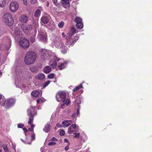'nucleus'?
Returning <instances> with one entry per match:
<instances>
[{
	"label": "nucleus",
	"instance_id": "f257e3e1",
	"mask_svg": "<svg viewBox=\"0 0 152 152\" xmlns=\"http://www.w3.org/2000/svg\"><path fill=\"white\" fill-rule=\"evenodd\" d=\"M36 58V54L34 52L29 51L26 55L24 58L25 62L26 64H31L35 61Z\"/></svg>",
	"mask_w": 152,
	"mask_h": 152
},
{
	"label": "nucleus",
	"instance_id": "f03ea898",
	"mask_svg": "<svg viewBox=\"0 0 152 152\" xmlns=\"http://www.w3.org/2000/svg\"><path fill=\"white\" fill-rule=\"evenodd\" d=\"M2 19L5 23L8 26H11L14 24L12 15L9 13L7 12L4 14Z\"/></svg>",
	"mask_w": 152,
	"mask_h": 152
},
{
	"label": "nucleus",
	"instance_id": "7ed1b4c3",
	"mask_svg": "<svg viewBox=\"0 0 152 152\" xmlns=\"http://www.w3.org/2000/svg\"><path fill=\"white\" fill-rule=\"evenodd\" d=\"M66 94L63 91H58L56 94V97L57 100L60 102L62 100L63 103H64L66 99Z\"/></svg>",
	"mask_w": 152,
	"mask_h": 152
},
{
	"label": "nucleus",
	"instance_id": "20e7f679",
	"mask_svg": "<svg viewBox=\"0 0 152 152\" xmlns=\"http://www.w3.org/2000/svg\"><path fill=\"white\" fill-rule=\"evenodd\" d=\"M41 58L44 60L50 57V51L45 49H42L40 51Z\"/></svg>",
	"mask_w": 152,
	"mask_h": 152
},
{
	"label": "nucleus",
	"instance_id": "39448f33",
	"mask_svg": "<svg viewBox=\"0 0 152 152\" xmlns=\"http://www.w3.org/2000/svg\"><path fill=\"white\" fill-rule=\"evenodd\" d=\"M21 46L24 48H26L29 46V43L28 40L25 38H20L19 41Z\"/></svg>",
	"mask_w": 152,
	"mask_h": 152
},
{
	"label": "nucleus",
	"instance_id": "423d86ee",
	"mask_svg": "<svg viewBox=\"0 0 152 152\" xmlns=\"http://www.w3.org/2000/svg\"><path fill=\"white\" fill-rule=\"evenodd\" d=\"M19 8L18 4L16 1H12L10 4V9L12 12H16Z\"/></svg>",
	"mask_w": 152,
	"mask_h": 152
},
{
	"label": "nucleus",
	"instance_id": "0eeeda50",
	"mask_svg": "<svg viewBox=\"0 0 152 152\" xmlns=\"http://www.w3.org/2000/svg\"><path fill=\"white\" fill-rule=\"evenodd\" d=\"M15 102V100L12 99H7L6 103L5 108L6 109H8L11 107L14 104Z\"/></svg>",
	"mask_w": 152,
	"mask_h": 152
},
{
	"label": "nucleus",
	"instance_id": "6e6552de",
	"mask_svg": "<svg viewBox=\"0 0 152 152\" xmlns=\"http://www.w3.org/2000/svg\"><path fill=\"white\" fill-rule=\"evenodd\" d=\"M14 30L15 31L14 36L16 39H18L20 38L21 34L20 30L18 27H15L14 28Z\"/></svg>",
	"mask_w": 152,
	"mask_h": 152
},
{
	"label": "nucleus",
	"instance_id": "1a4fd4ad",
	"mask_svg": "<svg viewBox=\"0 0 152 152\" xmlns=\"http://www.w3.org/2000/svg\"><path fill=\"white\" fill-rule=\"evenodd\" d=\"M19 20L22 23H26L28 20V18L25 15H23L19 17Z\"/></svg>",
	"mask_w": 152,
	"mask_h": 152
},
{
	"label": "nucleus",
	"instance_id": "9d476101",
	"mask_svg": "<svg viewBox=\"0 0 152 152\" xmlns=\"http://www.w3.org/2000/svg\"><path fill=\"white\" fill-rule=\"evenodd\" d=\"M76 32V30L74 27H72L71 28V32H69L67 35H69V37H67L66 38L67 40H68L70 37L72 36L73 34Z\"/></svg>",
	"mask_w": 152,
	"mask_h": 152
},
{
	"label": "nucleus",
	"instance_id": "9b49d317",
	"mask_svg": "<svg viewBox=\"0 0 152 152\" xmlns=\"http://www.w3.org/2000/svg\"><path fill=\"white\" fill-rule=\"evenodd\" d=\"M34 32H33L30 37V40L32 43H33L35 42V36L36 34L37 29L34 30Z\"/></svg>",
	"mask_w": 152,
	"mask_h": 152
},
{
	"label": "nucleus",
	"instance_id": "f8f14e48",
	"mask_svg": "<svg viewBox=\"0 0 152 152\" xmlns=\"http://www.w3.org/2000/svg\"><path fill=\"white\" fill-rule=\"evenodd\" d=\"M38 38L40 40L44 42L46 41L47 39L46 37L42 33L39 34Z\"/></svg>",
	"mask_w": 152,
	"mask_h": 152
},
{
	"label": "nucleus",
	"instance_id": "ddd939ff",
	"mask_svg": "<svg viewBox=\"0 0 152 152\" xmlns=\"http://www.w3.org/2000/svg\"><path fill=\"white\" fill-rule=\"evenodd\" d=\"M41 21L44 24H47L49 21L48 18L46 16H42L41 18Z\"/></svg>",
	"mask_w": 152,
	"mask_h": 152
},
{
	"label": "nucleus",
	"instance_id": "4468645a",
	"mask_svg": "<svg viewBox=\"0 0 152 152\" xmlns=\"http://www.w3.org/2000/svg\"><path fill=\"white\" fill-rule=\"evenodd\" d=\"M7 42V44L6 45H4V46L6 47V49L7 50H8L10 48L11 45V39L10 38H8Z\"/></svg>",
	"mask_w": 152,
	"mask_h": 152
},
{
	"label": "nucleus",
	"instance_id": "2eb2a0df",
	"mask_svg": "<svg viewBox=\"0 0 152 152\" xmlns=\"http://www.w3.org/2000/svg\"><path fill=\"white\" fill-rule=\"evenodd\" d=\"M72 123L71 121H64L62 122V124L64 127H67L70 125Z\"/></svg>",
	"mask_w": 152,
	"mask_h": 152
},
{
	"label": "nucleus",
	"instance_id": "dca6fc26",
	"mask_svg": "<svg viewBox=\"0 0 152 152\" xmlns=\"http://www.w3.org/2000/svg\"><path fill=\"white\" fill-rule=\"evenodd\" d=\"M45 77V75L43 73L39 74L36 76V78L40 80H43Z\"/></svg>",
	"mask_w": 152,
	"mask_h": 152
},
{
	"label": "nucleus",
	"instance_id": "f3484780",
	"mask_svg": "<svg viewBox=\"0 0 152 152\" xmlns=\"http://www.w3.org/2000/svg\"><path fill=\"white\" fill-rule=\"evenodd\" d=\"M50 125L49 124H46L43 129L44 131L45 132H49L50 129Z\"/></svg>",
	"mask_w": 152,
	"mask_h": 152
},
{
	"label": "nucleus",
	"instance_id": "a211bd4d",
	"mask_svg": "<svg viewBox=\"0 0 152 152\" xmlns=\"http://www.w3.org/2000/svg\"><path fill=\"white\" fill-rule=\"evenodd\" d=\"M51 69L49 66H46L44 68V72L45 73H48L51 71Z\"/></svg>",
	"mask_w": 152,
	"mask_h": 152
},
{
	"label": "nucleus",
	"instance_id": "6ab92c4d",
	"mask_svg": "<svg viewBox=\"0 0 152 152\" xmlns=\"http://www.w3.org/2000/svg\"><path fill=\"white\" fill-rule=\"evenodd\" d=\"M33 110V109L32 108L28 109L27 110V111L28 113V115H29V116H34V114H33L32 112V111Z\"/></svg>",
	"mask_w": 152,
	"mask_h": 152
},
{
	"label": "nucleus",
	"instance_id": "aec40b11",
	"mask_svg": "<svg viewBox=\"0 0 152 152\" xmlns=\"http://www.w3.org/2000/svg\"><path fill=\"white\" fill-rule=\"evenodd\" d=\"M21 27L25 33L26 34L28 33L27 27L26 26H24L22 24L21 25Z\"/></svg>",
	"mask_w": 152,
	"mask_h": 152
},
{
	"label": "nucleus",
	"instance_id": "412c9836",
	"mask_svg": "<svg viewBox=\"0 0 152 152\" xmlns=\"http://www.w3.org/2000/svg\"><path fill=\"white\" fill-rule=\"evenodd\" d=\"M39 94V91H36L31 93L32 95L34 97H36L38 96Z\"/></svg>",
	"mask_w": 152,
	"mask_h": 152
},
{
	"label": "nucleus",
	"instance_id": "4be33fe9",
	"mask_svg": "<svg viewBox=\"0 0 152 152\" xmlns=\"http://www.w3.org/2000/svg\"><path fill=\"white\" fill-rule=\"evenodd\" d=\"M40 10L39 9H37L35 12L34 15L36 17H38L40 15Z\"/></svg>",
	"mask_w": 152,
	"mask_h": 152
},
{
	"label": "nucleus",
	"instance_id": "5701e85b",
	"mask_svg": "<svg viewBox=\"0 0 152 152\" xmlns=\"http://www.w3.org/2000/svg\"><path fill=\"white\" fill-rule=\"evenodd\" d=\"M76 27L78 28L81 29L83 27V24L81 22L77 23L76 25Z\"/></svg>",
	"mask_w": 152,
	"mask_h": 152
},
{
	"label": "nucleus",
	"instance_id": "b1692460",
	"mask_svg": "<svg viewBox=\"0 0 152 152\" xmlns=\"http://www.w3.org/2000/svg\"><path fill=\"white\" fill-rule=\"evenodd\" d=\"M82 84H80L79 86H78L76 87L73 90V91L75 92L78 91L79 90L80 88H82Z\"/></svg>",
	"mask_w": 152,
	"mask_h": 152
},
{
	"label": "nucleus",
	"instance_id": "393cba45",
	"mask_svg": "<svg viewBox=\"0 0 152 152\" xmlns=\"http://www.w3.org/2000/svg\"><path fill=\"white\" fill-rule=\"evenodd\" d=\"M75 21L76 23H80L82 22V19L79 17H76L75 18Z\"/></svg>",
	"mask_w": 152,
	"mask_h": 152
},
{
	"label": "nucleus",
	"instance_id": "a878e982",
	"mask_svg": "<svg viewBox=\"0 0 152 152\" xmlns=\"http://www.w3.org/2000/svg\"><path fill=\"white\" fill-rule=\"evenodd\" d=\"M52 1L53 3L58 7H60L61 6L58 3H57V0H52Z\"/></svg>",
	"mask_w": 152,
	"mask_h": 152
},
{
	"label": "nucleus",
	"instance_id": "bb28decb",
	"mask_svg": "<svg viewBox=\"0 0 152 152\" xmlns=\"http://www.w3.org/2000/svg\"><path fill=\"white\" fill-rule=\"evenodd\" d=\"M37 68L35 66H32L30 68V70L32 72H34L36 71Z\"/></svg>",
	"mask_w": 152,
	"mask_h": 152
},
{
	"label": "nucleus",
	"instance_id": "cd10ccee",
	"mask_svg": "<svg viewBox=\"0 0 152 152\" xmlns=\"http://www.w3.org/2000/svg\"><path fill=\"white\" fill-rule=\"evenodd\" d=\"M33 117L34 116H29V120L28 121V124H31L32 122L33 121Z\"/></svg>",
	"mask_w": 152,
	"mask_h": 152
},
{
	"label": "nucleus",
	"instance_id": "c85d7f7f",
	"mask_svg": "<svg viewBox=\"0 0 152 152\" xmlns=\"http://www.w3.org/2000/svg\"><path fill=\"white\" fill-rule=\"evenodd\" d=\"M55 76V75L54 74L51 73L50 74H49L48 75V78L49 79H52L53 78L54 76Z\"/></svg>",
	"mask_w": 152,
	"mask_h": 152
},
{
	"label": "nucleus",
	"instance_id": "c756f323",
	"mask_svg": "<svg viewBox=\"0 0 152 152\" xmlns=\"http://www.w3.org/2000/svg\"><path fill=\"white\" fill-rule=\"evenodd\" d=\"M62 2L63 4L65 5H66L69 4L68 0H62Z\"/></svg>",
	"mask_w": 152,
	"mask_h": 152
},
{
	"label": "nucleus",
	"instance_id": "7c9ffc66",
	"mask_svg": "<svg viewBox=\"0 0 152 152\" xmlns=\"http://www.w3.org/2000/svg\"><path fill=\"white\" fill-rule=\"evenodd\" d=\"M50 80H48L46 81L43 85V87L45 88L50 83Z\"/></svg>",
	"mask_w": 152,
	"mask_h": 152
},
{
	"label": "nucleus",
	"instance_id": "2f4dec72",
	"mask_svg": "<svg viewBox=\"0 0 152 152\" xmlns=\"http://www.w3.org/2000/svg\"><path fill=\"white\" fill-rule=\"evenodd\" d=\"M58 66L61 69H63L64 68V64L61 63L60 65H58Z\"/></svg>",
	"mask_w": 152,
	"mask_h": 152
},
{
	"label": "nucleus",
	"instance_id": "473e14b6",
	"mask_svg": "<svg viewBox=\"0 0 152 152\" xmlns=\"http://www.w3.org/2000/svg\"><path fill=\"white\" fill-rule=\"evenodd\" d=\"M64 24V23L63 21H61L60 23L58 24V27L60 28H62Z\"/></svg>",
	"mask_w": 152,
	"mask_h": 152
},
{
	"label": "nucleus",
	"instance_id": "72a5a7b5",
	"mask_svg": "<svg viewBox=\"0 0 152 152\" xmlns=\"http://www.w3.org/2000/svg\"><path fill=\"white\" fill-rule=\"evenodd\" d=\"M32 26L31 25H29L28 27H27V29L28 30V32H29L30 30L32 29Z\"/></svg>",
	"mask_w": 152,
	"mask_h": 152
},
{
	"label": "nucleus",
	"instance_id": "f704fd0d",
	"mask_svg": "<svg viewBox=\"0 0 152 152\" xmlns=\"http://www.w3.org/2000/svg\"><path fill=\"white\" fill-rule=\"evenodd\" d=\"M35 138V134H32L31 137H29L28 138L30 140H31V141H32L34 140Z\"/></svg>",
	"mask_w": 152,
	"mask_h": 152
},
{
	"label": "nucleus",
	"instance_id": "c9c22d12",
	"mask_svg": "<svg viewBox=\"0 0 152 152\" xmlns=\"http://www.w3.org/2000/svg\"><path fill=\"white\" fill-rule=\"evenodd\" d=\"M6 103V102L5 100H3L1 102V105L3 106H5V103Z\"/></svg>",
	"mask_w": 152,
	"mask_h": 152
},
{
	"label": "nucleus",
	"instance_id": "e433bc0d",
	"mask_svg": "<svg viewBox=\"0 0 152 152\" xmlns=\"http://www.w3.org/2000/svg\"><path fill=\"white\" fill-rule=\"evenodd\" d=\"M24 126L23 124H19L18 125V127L19 128H23Z\"/></svg>",
	"mask_w": 152,
	"mask_h": 152
},
{
	"label": "nucleus",
	"instance_id": "4c0bfd02",
	"mask_svg": "<svg viewBox=\"0 0 152 152\" xmlns=\"http://www.w3.org/2000/svg\"><path fill=\"white\" fill-rule=\"evenodd\" d=\"M6 4L3 2L2 1V3L1 4H0V7H4L5 6Z\"/></svg>",
	"mask_w": 152,
	"mask_h": 152
},
{
	"label": "nucleus",
	"instance_id": "58836bf2",
	"mask_svg": "<svg viewBox=\"0 0 152 152\" xmlns=\"http://www.w3.org/2000/svg\"><path fill=\"white\" fill-rule=\"evenodd\" d=\"M3 148L6 152H7L8 151V149L6 146H3Z\"/></svg>",
	"mask_w": 152,
	"mask_h": 152
},
{
	"label": "nucleus",
	"instance_id": "ea45409f",
	"mask_svg": "<svg viewBox=\"0 0 152 152\" xmlns=\"http://www.w3.org/2000/svg\"><path fill=\"white\" fill-rule=\"evenodd\" d=\"M34 126L33 124H32L31 125V128H29L28 129V130H29L30 132H32L33 130V128H34Z\"/></svg>",
	"mask_w": 152,
	"mask_h": 152
},
{
	"label": "nucleus",
	"instance_id": "a19ab883",
	"mask_svg": "<svg viewBox=\"0 0 152 152\" xmlns=\"http://www.w3.org/2000/svg\"><path fill=\"white\" fill-rule=\"evenodd\" d=\"M56 143L55 142H50L49 143L48 145H54L56 144Z\"/></svg>",
	"mask_w": 152,
	"mask_h": 152
},
{
	"label": "nucleus",
	"instance_id": "79ce46f5",
	"mask_svg": "<svg viewBox=\"0 0 152 152\" xmlns=\"http://www.w3.org/2000/svg\"><path fill=\"white\" fill-rule=\"evenodd\" d=\"M57 64L56 63H53V64L50 65V66L53 67V68L54 69L56 67Z\"/></svg>",
	"mask_w": 152,
	"mask_h": 152
},
{
	"label": "nucleus",
	"instance_id": "37998d69",
	"mask_svg": "<svg viewBox=\"0 0 152 152\" xmlns=\"http://www.w3.org/2000/svg\"><path fill=\"white\" fill-rule=\"evenodd\" d=\"M69 144L68 143L67 144V145L65 148V150L66 151L68 150L69 148Z\"/></svg>",
	"mask_w": 152,
	"mask_h": 152
},
{
	"label": "nucleus",
	"instance_id": "c03bdc74",
	"mask_svg": "<svg viewBox=\"0 0 152 152\" xmlns=\"http://www.w3.org/2000/svg\"><path fill=\"white\" fill-rule=\"evenodd\" d=\"M64 103L66 105H68L69 103V101L68 99H67Z\"/></svg>",
	"mask_w": 152,
	"mask_h": 152
},
{
	"label": "nucleus",
	"instance_id": "a18cd8bd",
	"mask_svg": "<svg viewBox=\"0 0 152 152\" xmlns=\"http://www.w3.org/2000/svg\"><path fill=\"white\" fill-rule=\"evenodd\" d=\"M61 52L63 54L66 53V50L65 49H64L61 50Z\"/></svg>",
	"mask_w": 152,
	"mask_h": 152
},
{
	"label": "nucleus",
	"instance_id": "49530a36",
	"mask_svg": "<svg viewBox=\"0 0 152 152\" xmlns=\"http://www.w3.org/2000/svg\"><path fill=\"white\" fill-rule=\"evenodd\" d=\"M23 0V3L24 5H26V4H27V2L26 0Z\"/></svg>",
	"mask_w": 152,
	"mask_h": 152
},
{
	"label": "nucleus",
	"instance_id": "de8ad7c7",
	"mask_svg": "<svg viewBox=\"0 0 152 152\" xmlns=\"http://www.w3.org/2000/svg\"><path fill=\"white\" fill-rule=\"evenodd\" d=\"M51 140L53 141H57V140L55 137H53L51 139Z\"/></svg>",
	"mask_w": 152,
	"mask_h": 152
},
{
	"label": "nucleus",
	"instance_id": "09e8293b",
	"mask_svg": "<svg viewBox=\"0 0 152 152\" xmlns=\"http://www.w3.org/2000/svg\"><path fill=\"white\" fill-rule=\"evenodd\" d=\"M76 127V126L74 124H73L71 125V126L69 128V129H71L72 128H75Z\"/></svg>",
	"mask_w": 152,
	"mask_h": 152
},
{
	"label": "nucleus",
	"instance_id": "8fccbe9b",
	"mask_svg": "<svg viewBox=\"0 0 152 152\" xmlns=\"http://www.w3.org/2000/svg\"><path fill=\"white\" fill-rule=\"evenodd\" d=\"M75 136L74 137L75 138H78L80 134H75Z\"/></svg>",
	"mask_w": 152,
	"mask_h": 152
},
{
	"label": "nucleus",
	"instance_id": "3c124183",
	"mask_svg": "<svg viewBox=\"0 0 152 152\" xmlns=\"http://www.w3.org/2000/svg\"><path fill=\"white\" fill-rule=\"evenodd\" d=\"M23 129L25 133L26 132H28V130L26 128H24Z\"/></svg>",
	"mask_w": 152,
	"mask_h": 152
},
{
	"label": "nucleus",
	"instance_id": "603ef678",
	"mask_svg": "<svg viewBox=\"0 0 152 152\" xmlns=\"http://www.w3.org/2000/svg\"><path fill=\"white\" fill-rule=\"evenodd\" d=\"M64 141L65 142L67 143H68L67 144H68V143L70 144L69 142V141L66 139H64Z\"/></svg>",
	"mask_w": 152,
	"mask_h": 152
},
{
	"label": "nucleus",
	"instance_id": "864d4df0",
	"mask_svg": "<svg viewBox=\"0 0 152 152\" xmlns=\"http://www.w3.org/2000/svg\"><path fill=\"white\" fill-rule=\"evenodd\" d=\"M78 37L76 36V37H75V40H74H74H72V41H73V42H74V41H75H75L76 40H78Z\"/></svg>",
	"mask_w": 152,
	"mask_h": 152
},
{
	"label": "nucleus",
	"instance_id": "5fc2aeb1",
	"mask_svg": "<svg viewBox=\"0 0 152 152\" xmlns=\"http://www.w3.org/2000/svg\"><path fill=\"white\" fill-rule=\"evenodd\" d=\"M60 130L59 131V133H65L63 129H60Z\"/></svg>",
	"mask_w": 152,
	"mask_h": 152
},
{
	"label": "nucleus",
	"instance_id": "6e6d98bb",
	"mask_svg": "<svg viewBox=\"0 0 152 152\" xmlns=\"http://www.w3.org/2000/svg\"><path fill=\"white\" fill-rule=\"evenodd\" d=\"M28 139H27V141H26V142H25V143H27V144H31V142H28Z\"/></svg>",
	"mask_w": 152,
	"mask_h": 152
},
{
	"label": "nucleus",
	"instance_id": "4d7b16f0",
	"mask_svg": "<svg viewBox=\"0 0 152 152\" xmlns=\"http://www.w3.org/2000/svg\"><path fill=\"white\" fill-rule=\"evenodd\" d=\"M69 42H70V41L67 40L66 43V45H70V44L69 43Z\"/></svg>",
	"mask_w": 152,
	"mask_h": 152
},
{
	"label": "nucleus",
	"instance_id": "13d9d810",
	"mask_svg": "<svg viewBox=\"0 0 152 152\" xmlns=\"http://www.w3.org/2000/svg\"><path fill=\"white\" fill-rule=\"evenodd\" d=\"M56 126L57 127H61V125L60 124H56Z\"/></svg>",
	"mask_w": 152,
	"mask_h": 152
},
{
	"label": "nucleus",
	"instance_id": "bf43d9fd",
	"mask_svg": "<svg viewBox=\"0 0 152 152\" xmlns=\"http://www.w3.org/2000/svg\"><path fill=\"white\" fill-rule=\"evenodd\" d=\"M79 110L80 109H78L77 110V115H78L80 113Z\"/></svg>",
	"mask_w": 152,
	"mask_h": 152
},
{
	"label": "nucleus",
	"instance_id": "052dcab7",
	"mask_svg": "<svg viewBox=\"0 0 152 152\" xmlns=\"http://www.w3.org/2000/svg\"><path fill=\"white\" fill-rule=\"evenodd\" d=\"M62 35L63 36V37H64L66 36V35L64 34V32L62 33Z\"/></svg>",
	"mask_w": 152,
	"mask_h": 152
},
{
	"label": "nucleus",
	"instance_id": "680f3d73",
	"mask_svg": "<svg viewBox=\"0 0 152 152\" xmlns=\"http://www.w3.org/2000/svg\"><path fill=\"white\" fill-rule=\"evenodd\" d=\"M2 1L3 2L5 3V4H6L7 0H2Z\"/></svg>",
	"mask_w": 152,
	"mask_h": 152
},
{
	"label": "nucleus",
	"instance_id": "e2e57ef3",
	"mask_svg": "<svg viewBox=\"0 0 152 152\" xmlns=\"http://www.w3.org/2000/svg\"><path fill=\"white\" fill-rule=\"evenodd\" d=\"M49 2H47L46 6L47 7H48L49 6Z\"/></svg>",
	"mask_w": 152,
	"mask_h": 152
},
{
	"label": "nucleus",
	"instance_id": "0e129e2a",
	"mask_svg": "<svg viewBox=\"0 0 152 152\" xmlns=\"http://www.w3.org/2000/svg\"><path fill=\"white\" fill-rule=\"evenodd\" d=\"M40 100L39 99H38L37 100V103H39L40 102Z\"/></svg>",
	"mask_w": 152,
	"mask_h": 152
},
{
	"label": "nucleus",
	"instance_id": "69168bd1",
	"mask_svg": "<svg viewBox=\"0 0 152 152\" xmlns=\"http://www.w3.org/2000/svg\"><path fill=\"white\" fill-rule=\"evenodd\" d=\"M61 136H64V135L65 134H60Z\"/></svg>",
	"mask_w": 152,
	"mask_h": 152
},
{
	"label": "nucleus",
	"instance_id": "338daca9",
	"mask_svg": "<svg viewBox=\"0 0 152 152\" xmlns=\"http://www.w3.org/2000/svg\"><path fill=\"white\" fill-rule=\"evenodd\" d=\"M69 44H70V45H71V41H70V42H69Z\"/></svg>",
	"mask_w": 152,
	"mask_h": 152
},
{
	"label": "nucleus",
	"instance_id": "774afa93",
	"mask_svg": "<svg viewBox=\"0 0 152 152\" xmlns=\"http://www.w3.org/2000/svg\"><path fill=\"white\" fill-rule=\"evenodd\" d=\"M2 72L0 71V75H1L2 74Z\"/></svg>",
	"mask_w": 152,
	"mask_h": 152
}]
</instances>
